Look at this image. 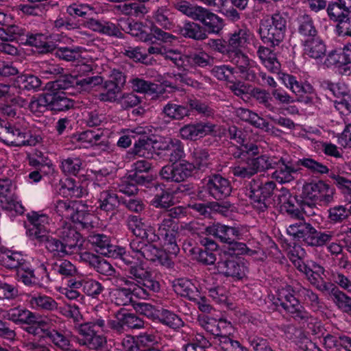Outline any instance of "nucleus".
Listing matches in <instances>:
<instances>
[{"label": "nucleus", "mask_w": 351, "mask_h": 351, "mask_svg": "<svg viewBox=\"0 0 351 351\" xmlns=\"http://www.w3.org/2000/svg\"><path fill=\"white\" fill-rule=\"evenodd\" d=\"M275 187L276 184L272 181L261 184L259 181L252 180L246 194L250 198L253 208L258 212L265 211L269 204V198Z\"/></svg>", "instance_id": "8"}, {"label": "nucleus", "mask_w": 351, "mask_h": 351, "mask_svg": "<svg viewBox=\"0 0 351 351\" xmlns=\"http://www.w3.org/2000/svg\"><path fill=\"white\" fill-rule=\"evenodd\" d=\"M277 169L272 173V178L280 183L289 182L293 180V174L295 173V169L285 165L281 160Z\"/></svg>", "instance_id": "58"}, {"label": "nucleus", "mask_w": 351, "mask_h": 351, "mask_svg": "<svg viewBox=\"0 0 351 351\" xmlns=\"http://www.w3.org/2000/svg\"><path fill=\"white\" fill-rule=\"evenodd\" d=\"M173 8L182 14L196 21L203 7L186 0H179L173 3Z\"/></svg>", "instance_id": "46"}, {"label": "nucleus", "mask_w": 351, "mask_h": 351, "mask_svg": "<svg viewBox=\"0 0 351 351\" xmlns=\"http://www.w3.org/2000/svg\"><path fill=\"white\" fill-rule=\"evenodd\" d=\"M40 86V79L32 74H22L17 76L13 84V87L19 90V93L22 90L38 91Z\"/></svg>", "instance_id": "29"}, {"label": "nucleus", "mask_w": 351, "mask_h": 351, "mask_svg": "<svg viewBox=\"0 0 351 351\" xmlns=\"http://www.w3.org/2000/svg\"><path fill=\"white\" fill-rule=\"evenodd\" d=\"M257 55L264 66L271 72L277 73L280 71V64L276 58V53L268 47L260 46Z\"/></svg>", "instance_id": "36"}, {"label": "nucleus", "mask_w": 351, "mask_h": 351, "mask_svg": "<svg viewBox=\"0 0 351 351\" xmlns=\"http://www.w3.org/2000/svg\"><path fill=\"white\" fill-rule=\"evenodd\" d=\"M98 208L106 213H114L119 205L117 194L112 190L106 189L98 196Z\"/></svg>", "instance_id": "31"}, {"label": "nucleus", "mask_w": 351, "mask_h": 351, "mask_svg": "<svg viewBox=\"0 0 351 351\" xmlns=\"http://www.w3.org/2000/svg\"><path fill=\"white\" fill-rule=\"evenodd\" d=\"M117 10L122 14L128 16H134L136 17L143 16L148 12V10L144 4L137 3H129L115 6Z\"/></svg>", "instance_id": "52"}, {"label": "nucleus", "mask_w": 351, "mask_h": 351, "mask_svg": "<svg viewBox=\"0 0 351 351\" xmlns=\"http://www.w3.org/2000/svg\"><path fill=\"white\" fill-rule=\"evenodd\" d=\"M103 83V78L99 75L78 79L75 76L65 75L62 79L49 83V88L69 90L75 88L77 92H90L95 87Z\"/></svg>", "instance_id": "9"}, {"label": "nucleus", "mask_w": 351, "mask_h": 351, "mask_svg": "<svg viewBox=\"0 0 351 351\" xmlns=\"http://www.w3.org/2000/svg\"><path fill=\"white\" fill-rule=\"evenodd\" d=\"M4 317L16 324H32L38 322V317L34 313L20 306L8 310Z\"/></svg>", "instance_id": "25"}, {"label": "nucleus", "mask_w": 351, "mask_h": 351, "mask_svg": "<svg viewBox=\"0 0 351 351\" xmlns=\"http://www.w3.org/2000/svg\"><path fill=\"white\" fill-rule=\"evenodd\" d=\"M27 219L30 223L27 233L29 237L40 241L49 234V218L45 214L32 212L27 214Z\"/></svg>", "instance_id": "14"}, {"label": "nucleus", "mask_w": 351, "mask_h": 351, "mask_svg": "<svg viewBox=\"0 0 351 351\" xmlns=\"http://www.w3.org/2000/svg\"><path fill=\"white\" fill-rule=\"evenodd\" d=\"M52 271L64 277L76 276L77 278L80 275L76 267L67 260H60L54 263L52 265Z\"/></svg>", "instance_id": "54"}, {"label": "nucleus", "mask_w": 351, "mask_h": 351, "mask_svg": "<svg viewBox=\"0 0 351 351\" xmlns=\"http://www.w3.org/2000/svg\"><path fill=\"white\" fill-rule=\"evenodd\" d=\"M286 19L279 14L261 21L258 34L262 41L270 47L280 45L285 38Z\"/></svg>", "instance_id": "6"}, {"label": "nucleus", "mask_w": 351, "mask_h": 351, "mask_svg": "<svg viewBox=\"0 0 351 351\" xmlns=\"http://www.w3.org/2000/svg\"><path fill=\"white\" fill-rule=\"evenodd\" d=\"M169 11L165 8H160L153 14L154 22L162 28L168 30L172 29L175 24L173 19L169 17Z\"/></svg>", "instance_id": "60"}, {"label": "nucleus", "mask_w": 351, "mask_h": 351, "mask_svg": "<svg viewBox=\"0 0 351 351\" xmlns=\"http://www.w3.org/2000/svg\"><path fill=\"white\" fill-rule=\"evenodd\" d=\"M298 32L305 38L319 37L312 18L307 14L300 17Z\"/></svg>", "instance_id": "55"}, {"label": "nucleus", "mask_w": 351, "mask_h": 351, "mask_svg": "<svg viewBox=\"0 0 351 351\" xmlns=\"http://www.w3.org/2000/svg\"><path fill=\"white\" fill-rule=\"evenodd\" d=\"M101 138V133L93 130H86L75 135L73 137V140L79 143L80 147H88L97 145Z\"/></svg>", "instance_id": "49"}, {"label": "nucleus", "mask_w": 351, "mask_h": 351, "mask_svg": "<svg viewBox=\"0 0 351 351\" xmlns=\"http://www.w3.org/2000/svg\"><path fill=\"white\" fill-rule=\"evenodd\" d=\"M160 149L166 151L171 162H176L180 160L184 154V147L181 141L178 139L169 138L162 143Z\"/></svg>", "instance_id": "38"}, {"label": "nucleus", "mask_w": 351, "mask_h": 351, "mask_svg": "<svg viewBox=\"0 0 351 351\" xmlns=\"http://www.w3.org/2000/svg\"><path fill=\"white\" fill-rule=\"evenodd\" d=\"M325 269L320 265L312 262L310 268L305 274L306 278L318 290L322 291H327L330 289L332 285L324 280Z\"/></svg>", "instance_id": "21"}, {"label": "nucleus", "mask_w": 351, "mask_h": 351, "mask_svg": "<svg viewBox=\"0 0 351 351\" xmlns=\"http://www.w3.org/2000/svg\"><path fill=\"white\" fill-rule=\"evenodd\" d=\"M60 194L66 197L79 198L86 194V190L73 179L67 178L61 183Z\"/></svg>", "instance_id": "37"}, {"label": "nucleus", "mask_w": 351, "mask_h": 351, "mask_svg": "<svg viewBox=\"0 0 351 351\" xmlns=\"http://www.w3.org/2000/svg\"><path fill=\"white\" fill-rule=\"evenodd\" d=\"M156 319L158 322L174 330H179L184 326V322L182 318L173 312L162 308Z\"/></svg>", "instance_id": "40"}, {"label": "nucleus", "mask_w": 351, "mask_h": 351, "mask_svg": "<svg viewBox=\"0 0 351 351\" xmlns=\"http://www.w3.org/2000/svg\"><path fill=\"white\" fill-rule=\"evenodd\" d=\"M200 243L205 247L204 250H201L199 252L198 261L205 265H213L215 263L216 251L218 254L220 251L217 250V244L212 239L208 238H202Z\"/></svg>", "instance_id": "33"}, {"label": "nucleus", "mask_w": 351, "mask_h": 351, "mask_svg": "<svg viewBox=\"0 0 351 351\" xmlns=\"http://www.w3.org/2000/svg\"><path fill=\"white\" fill-rule=\"evenodd\" d=\"M2 130V139L8 145L18 147L36 146L43 142L40 134L30 132L29 123L23 117L8 122Z\"/></svg>", "instance_id": "2"}, {"label": "nucleus", "mask_w": 351, "mask_h": 351, "mask_svg": "<svg viewBox=\"0 0 351 351\" xmlns=\"http://www.w3.org/2000/svg\"><path fill=\"white\" fill-rule=\"evenodd\" d=\"M0 261L5 267L16 269V271L27 263L21 253L12 251L1 252Z\"/></svg>", "instance_id": "41"}, {"label": "nucleus", "mask_w": 351, "mask_h": 351, "mask_svg": "<svg viewBox=\"0 0 351 351\" xmlns=\"http://www.w3.org/2000/svg\"><path fill=\"white\" fill-rule=\"evenodd\" d=\"M49 93V109L53 111H65L74 106V101L66 96L64 91H51Z\"/></svg>", "instance_id": "28"}, {"label": "nucleus", "mask_w": 351, "mask_h": 351, "mask_svg": "<svg viewBox=\"0 0 351 351\" xmlns=\"http://www.w3.org/2000/svg\"><path fill=\"white\" fill-rule=\"evenodd\" d=\"M251 165L253 167L256 173L259 171H263L269 169H274L281 161L280 159L271 157L267 155H261L256 158L249 159Z\"/></svg>", "instance_id": "42"}, {"label": "nucleus", "mask_w": 351, "mask_h": 351, "mask_svg": "<svg viewBox=\"0 0 351 351\" xmlns=\"http://www.w3.org/2000/svg\"><path fill=\"white\" fill-rule=\"evenodd\" d=\"M236 114L241 120L247 122L257 128L267 132L270 130L269 123L264 119L249 109L238 108L236 110Z\"/></svg>", "instance_id": "35"}, {"label": "nucleus", "mask_w": 351, "mask_h": 351, "mask_svg": "<svg viewBox=\"0 0 351 351\" xmlns=\"http://www.w3.org/2000/svg\"><path fill=\"white\" fill-rule=\"evenodd\" d=\"M193 166L189 162L167 165L160 171V176L167 181L180 182L191 176Z\"/></svg>", "instance_id": "16"}, {"label": "nucleus", "mask_w": 351, "mask_h": 351, "mask_svg": "<svg viewBox=\"0 0 351 351\" xmlns=\"http://www.w3.org/2000/svg\"><path fill=\"white\" fill-rule=\"evenodd\" d=\"M112 285L117 287L126 286L130 289V293L133 297L138 299H147L149 295L141 283L134 281L123 276H117L112 279Z\"/></svg>", "instance_id": "26"}, {"label": "nucleus", "mask_w": 351, "mask_h": 351, "mask_svg": "<svg viewBox=\"0 0 351 351\" xmlns=\"http://www.w3.org/2000/svg\"><path fill=\"white\" fill-rule=\"evenodd\" d=\"M144 321L133 313L123 315L119 321L112 319L106 307L97 305L90 312L88 321L79 324L76 330L80 336L78 339L80 345L90 350H99L106 346V335L110 330L120 335L123 332L124 326L132 329H140L144 328Z\"/></svg>", "instance_id": "1"}, {"label": "nucleus", "mask_w": 351, "mask_h": 351, "mask_svg": "<svg viewBox=\"0 0 351 351\" xmlns=\"http://www.w3.org/2000/svg\"><path fill=\"white\" fill-rule=\"evenodd\" d=\"M191 157L192 162H189V164L193 166V170L195 169L204 170L210 163L208 152L201 148H195L191 152Z\"/></svg>", "instance_id": "57"}, {"label": "nucleus", "mask_w": 351, "mask_h": 351, "mask_svg": "<svg viewBox=\"0 0 351 351\" xmlns=\"http://www.w3.org/2000/svg\"><path fill=\"white\" fill-rule=\"evenodd\" d=\"M56 56L66 61H74L78 60L83 51V48L80 47H56Z\"/></svg>", "instance_id": "62"}, {"label": "nucleus", "mask_w": 351, "mask_h": 351, "mask_svg": "<svg viewBox=\"0 0 351 351\" xmlns=\"http://www.w3.org/2000/svg\"><path fill=\"white\" fill-rule=\"evenodd\" d=\"M205 182L206 191L217 200L226 198L232 191L230 181L219 174L208 176Z\"/></svg>", "instance_id": "12"}, {"label": "nucleus", "mask_w": 351, "mask_h": 351, "mask_svg": "<svg viewBox=\"0 0 351 351\" xmlns=\"http://www.w3.org/2000/svg\"><path fill=\"white\" fill-rule=\"evenodd\" d=\"M153 242L134 239L130 243L134 260L142 263L144 260L156 263L167 267L172 265L170 255L165 249L163 250L152 243Z\"/></svg>", "instance_id": "4"}, {"label": "nucleus", "mask_w": 351, "mask_h": 351, "mask_svg": "<svg viewBox=\"0 0 351 351\" xmlns=\"http://www.w3.org/2000/svg\"><path fill=\"white\" fill-rule=\"evenodd\" d=\"M216 343L223 351H249L247 348L242 346L238 341L231 339L230 335L216 339Z\"/></svg>", "instance_id": "64"}, {"label": "nucleus", "mask_w": 351, "mask_h": 351, "mask_svg": "<svg viewBox=\"0 0 351 351\" xmlns=\"http://www.w3.org/2000/svg\"><path fill=\"white\" fill-rule=\"evenodd\" d=\"M218 255L220 256L217 263L219 273L236 279H241L245 276L247 267L242 260L237 257L223 256L219 252Z\"/></svg>", "instance_id": "11"}, {"label": "nucleus", "mask_w": 351, "mask_h": 351, "mask_svg": "<svg viewBox=\"0 0 351 351\" xmlns=\"http://www.w3.org/2000/svg\"><path fill=\"white\" fill-rule=\"evenodd\" d=\"M216 125L208 121H199L184 125L180 129V137L185 140L196 141L215 132Z\"/></svg>", "instance_id": "13"}, {"label": "nucleus", "mask_w": 351, "mask_h": 351, "mask_svg": "<svg viewBox=\"0 0 351 351\" xmlns=\"http://www.w3.org/2000/svg\"><path fill=\"white\" fill-rule=\"evenodd\" d=\"M298 219V221L290 224L287 228V234L296 241H302L310 246H322L330 242L335 237L332 231H317L304 219Z\"/></svg>", "instance_id": "3"}, {"label": "nucleus", "mask_w": 351, "mask_h": 351, "mask_svg": "<svg viewBox=\"0 0 351 351\" xmlns=\"http://www.w3.org/2000/svg\"><path fill=\"white\" fill-rule=\"evenodd\" d=\"M163 112L171 119L180 120L190 114V110L187 105H178L173 103H168L163 108Z\"/></svg>", "instance_id": "56"}, {"label": "nucleus", "mask_w": 351, "mask_h": 351, "mask_svg": "<svg viewBox=\"0 0 351 351\" xmlns=\"http://www.w3.org/2000/svg\"><path fill=\"white\" fill-rule=\"evenodd\" d=\"M295 292L298 298L311 306L314 311L320 307L319 298L312 290L298 285L295 287Z\"/></svg>", "instance_id": "48"}, {"label": "nucleus", "mask_w": 351, "mask_h": 351, "mask_svg": "<svg viewBox=\"0 0 351 351\" xmlns=\"http://www.w3.org/2000/svg\"><path fill=\"white\" fill-rule=\"evenodd\" d=\"M88 241L101 254L108 253L109 247H112L110 237L104 234L92 233L88 237Z\"/></svg>", "instance_id": "43"}, {"label": "nucleus", "mask_w": 351, "mask_h": 351, "mask_svg": "<svg viewBox=\"0 0 351 351\" xmlns=\"http://www.w3.org/2000/svg\"><path fill=\"white\" fill-rule=\"evenodd\" d=\"M178 229V223L170 217H163L158 224L156 241L160 240L165 248V251L171 255L176 256L180 251L177 243Z\"/></svg>", "instance_id": "7"}, {"label": "nucleus", "mask_w": 351, "mask_h": 351, "mask_svg": "<svg viewBox=\"0 0 351 351\" xmlns=\"http://www.w3.org/2000/svg\"><path fill=\"white\" fill-rule=\"evenodd\" d=\"M253 36L251 31L245 25L238 27L229 34L228 46L230 50L240 51L250 43Z\"/></svg>", "instance_id": "22"}, {"label": "nucleus", "mask_w": 351, "mask_h": 351, "mask_svg": "<svg viewBox=\"0 0 351 351\" xmlns=\"http://www.w3.org/2000/svg\"><path fill=\"white\" fill-rule=\"evenodd\" d=\"M196 21L202 23L209 33L217 34L223 26L222 19L204 7Z\"/></svg>", "instance_id": "24"}, {"label": "nucleus", "mask_w": 351, "mask_h": 351, "mask_svg": "<svg viewBox=\"0 0 351 351\" xmlns=\"http://www.w3.org/2000/svg\"><path fill=\"white\" fill-rule=\"evenodd\" d=\"M153 148L152 139L147 136H143L140 137L138 140L135 142L132 152L134 154L141 157L149 158L151 155L149 151Z\"/></svg>", "instance_id": "61"}, {"label": "nucleus", "mask_w": 351, "mask_h": 351, "mask_svg": "<svg viewBox=\"0 0 351 351\" xmlns=\"http://www.w3.org/2000/svg\"><path fill=\"white\" fill-rule=\"evenodd\" d=\"M185 71H190L195 67L204 68L213 64L214 59L204 51L192 53L186 56Z\"/></svg>", "instance_id": "34"}, {"label": "nucleus", "mask_w": 351, "mask_h": 351, "mask_svg": "<svg viewBox=\"0 0 351 351\" xmlns=\"http://www.w3.org/2000/svg\"><path fill=\"white\" fill-rule=\"evenodd\" d=\"M122 29L132 36L138 38L141 41L149 42L152 39V34L145 32L143 29V24L141 23L125 21V25Z\"/></svg>", "instance_id": "53"}, {"label": "nucleus", "mask_w": 351, "mask_h": 351, "mask_svg": "<svg viewBox=\"0 0 351 351\" xmlns=\"http://www.w3.org/2000/svg\"><path fill=\"white\" fill-rule=\"evenodd\" d=\"M180 34L194 40H204L207 36L205 30L199 24L193 21H186L180 29Z\"/></svg>", "instance_id": "45"}, {"label": "nucleus", "mask_w": 351, "mask_h": 351, "mask_svg": "<svg viewBox=\"0 0 351 351\" xmlns=\"http://www.w3.org/2000/svg\"><path fill=\"white\" fill-rule=\"evenodd\" d=\"M49 93L38 95L33 97L28 104V108L32 112H43L47 108L49 109Z\"/></svg>", "instance_id": "63"}, {"label": "nucleus", "mask_w": 351, "mask_h": 351, "mask_svg": "<svg viewBox=\"0 0 351 351\" xmlns=\"http://www.w3.org/2000/svg\"><path fill=\"white\" fill-rule=\"evenodd\" d=\"M70 285L74 288H80L85 295L93 298H97L104 290L101 282L81 274L77 278L71 279Z\"/></svg>", "instance_id": "19"}, {"label": "nucleus", "mask_w": 351, "mask_h": 351, "mask_svg": "<svg viewBox=\"0 0 351 351\" xmlns=\"http://www.w3.org/2000/svg\"><path fill=\"white\" fill-rule=\"evenodd\" d=\"M39 241L45 244V248L53 256L64 257L74 253L79 248L75 242L67 243L49 234Z\"/></svg>", "instance_id": "15"}, {"label": "nucleus", "mask_w": 351, "mask_h": 351, "mask_svg": "<svg viewBox=\"0 0 351 351\" xmlns=\"http://www.w3.org/2000/svg\"><path fill=\"white\" fill-rule=\"evenodd\" d=\"M303 193L309 199L328 205L335 201V189L325 182L319 180L306 184Z\"/></svg>", "instance_id": "10"}, {"label": "nucleus", "mask_w": 351, "mask_h": 351, "mask_svg": "<svg viewBox=\"0 0 351 351\" xmlns=\"http://www.w3.org/2000/svg\"><path fill=\"white\" fill-rule=\"evenodd\" d=\"M228 132L230 139L235 141L239 145V152L234 154L235 158H241L245 154L253 156L259 154V149L256 145L246 142L242 130L235 126H232L229 128Z\"/></svg>", "instance_id": "20"}, {"label": "nucleus", "mask_w": 351, "mask_h": 351, "mask_svg": "<svg viewBox=\"0 0 351 351\" xmlns=\"http://www.w3.org/2000/svg\"><path fill=\"white\" fill-rule=\"evenodd\" d=\"M53 208L56 213L65 218L75 221V209L72 202L69 200L57 199L53 202Z\"/></svg>", "instance_id": "59"}, {"label": "nucleus", "mask_w": 351, "mask_h": 351, "mask_svg": "<svg viewBox=\"0 0 351 351\" xmlns=\"http://www.w3.org/2000/svg\"><path fill=\"white\" fill-rule=\"evenodd\" d=\"M21 44L35 47L39 52L47 53L52 51L56 45L47 41V36L43 34H30L27 32L25 37H23Z\"/></svg>", "instance_id": "27"}, {"label": "nucleus", "mask_w": 351, "mask_h": 351, "mask_svg": "<svg viewBox=\"0 0 351 351\" xmlns=\"http://www.w3.org/2000/svg\"><path fill=\"white\" fill-rule=\"evenodd\" d=\"M219 253L223 254V256L237 257L238 255L253 256L256 254V251L250 249L244 243L234 240L228 245L223 247Z\"/></svg>", "instance_id": "39"}, {"label": "nucleus", "mask_w": 351, "mask_h": 351, "mask_svg": "<svg viewBox=\"0 0 351 351\" xmlns=\"http://www.w3.org/2000/svg\"><path fill=\"white\" fill-rule=\"evenodd\" d=\"M173 289L177 294L181 296L186 297L191 300H196L197 289L195 286L187 279L180 278L175 280Z\"/></svg>", "instance_id": "44"}, {"label": "nucleus", "mask_w": 351, "mask_h": 351, "mask_svg": "<svg viewBox=\"0 0 351 351\" xmlns=\"http://www.w3.org/2000/svg\"><path fill=\"white\" fill-rule=\"evenodd\" d=\"M27 34V32L24 27L16 25H11L0 30V38L6 41L18 40L21 43L23 37H25Z\"/></svg>", "instance_id": "50"}, {"label": "nucleus", "mask_w": 351, "mask_h": 351, "mask_svg": "<svg viewBox=\"0 0 351 351\" xmlns=\"http://www.w3.org/2000/svg\"><path fill=\"white\" fill-rule=\"evenodd\" d=\"M189 110H195L197 113L205 117H213L215 110L206 103L194 97H189L186 101Z\"/></svg>", "instance_id": "51"}, {"label": "nucleus", "mask_w": 351, "mask_h": 351, "mask_svg": "<svg viewBox=\"0 0 351 351\" xmlns=\"http://www.w3.org/2000/svg\"><path fill=\"white\" fill-rule=\"evenodd\" d=\"M27 302L32 309L36 311H53L58 308L55 300L44 294L29 295Z\"/></svg>", "instance_id": "30"}, {"label": "nucleus", "mask_w": 351, "mask_h": 351, "mask_svg": "<svg viewBox=\"0 0 351 351\" xmlns=\"http://www.w3.org/2000/svg\"><path fill=\"white\" fill-rule=\"evenodd\" d=\"M127 226L130 230L136 237L149 242H156V233L154 227L144 221L136 215H129Z\"/></svg>", "instance_id": "18"}, {"label": "nucleus", "mask_w": 351, "mask_h": 351, "mask_svg": "<svg viewBox=\"0 0 351 351\" xmlns=\"http://www.w3.org/2000/svg\"><path fill=\"white\" fill-rule=\"evenodd\" d=\"M295 295V287L287 285L277 291L274 303L277 306H282L295 320L302 323H314L316 319L305 310Z\"/></svg>", "instance_id": "5"}, {"label": "nucleus", "mask_w": 351, "mask_h": 351, "mask_svg": "<svg viewBox=\"0 0 351 351\" xmlns=\"http://www.w3.org/2000/svg\"><path fill=\"white\" fill-rule=\"evenodd\" d=\"M281 79L285 86L299 97H302L305 94L311 95L313 93V88L310 84L300 83L293 75L283 74Z\"/></svg>", "instance_id": "32"}, {"label": "nucleus", "mask_w": 351, "mask_h": 351, "mask_svg": "<svg viewBox=\"0 0 351 351\" xmlns=\"http://www.w3.org/2000/svg\"><path fill=\"white\" fill-rule=\"evenodd\" d=\"M208 235L218 238L228 245L234 240L240 239L242 237L241 228L238 226H228L221 223H214L205 229Z\"/></svg>", "instance_id": "17"}, {"label": "nucleus", "mask_w": 351, "mask_h": 351, "mask_svg": "<svg viewBox=\"0 0 351 351\" xmlns=\"http://www.w3.org/2000/svg\"><path fill=\"white\" fill-rule=\"evenodd\" d=\"M303 54L313 59H322L326 54V45L319 37L305 38L302 41Z\"/></svg>", "instance_id": "23"}, {"label": "nucleus", "mask_w": 351, "mask_h": 351, "mask_svg": "<svg viewBox=\"0 0 351 351\" xmlns=\"http://www.w3.org/2000/svg\"><path fill=\"white\" fill-rule=\"evenodd\" d=\"M56 234L62 240L67 243H77L78 233L73 228L72 223L69 220H63L61 221L60 227L56 230Z\"/></svg>", "instance_id": "47"}]
</instances>
